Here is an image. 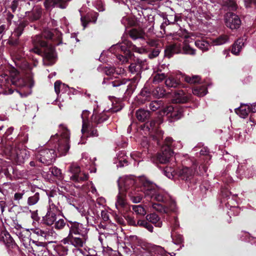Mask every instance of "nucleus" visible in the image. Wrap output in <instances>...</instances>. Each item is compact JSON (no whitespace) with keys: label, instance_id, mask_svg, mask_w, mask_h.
<instances>
[{"label":"nucleus","instance_id":"nucleus-1","mask_svg":"<svg viewBox=\"0 0 256 256\" xmlns=\"http://www.w3.org/2000/svg\"><path fill=\"white\" fill-rule=\"evenodd\" d=\"M70 132L63 124L60 125L59 134L51 136L48 144L56 150L60 156H65L68 151ZM36 159L40 162L50 165L54 162L56 152L53 148L46 147L38 148L35 152Z\"/></svg>","mask_w":256,"mask_h":256},{"label":"nucleus","instance_id":"nucleus-2","mask_svg":"<svg viewBox=\"0 0 256 256\" xmlns=\"http://www.w3.org/2000/svg\"><path fill=\"white\" fill-rule=\"evenodd\" d=\"M202 34L200 33L188 32L185 30H180L174 35V39L182 42V44L178 42L170 44L167 46L166 52L170 56L172 54L180 52L182 48L184 54L194 56L196 54V50L190 47L188 43L192 42L197 38H202Z\"/></svg>","mask_w":256,"mask_h":256},{"label":"nucleus","instance_id":"nucleus-3","mask_svg":"<svg viewBox=\"0 0 256 256\" xmlns=\"http://www.w3.org/2000/svg\"><path fill=\"white\" fill-rule=\"evenodd\" d=\"M52 34L49 31H45L42 34L36 35L33 40L35 47L30 51L39 55L44 54L43 62L44 65L49 66L54 64L55 61V52L54 47L48 45L44 38H51Z\"/></svg>","mask_w":256,"mask_h":256},{"label":"nucleus","instance_id":"nucleus-4","mask_svg":"<svg viewBox=\"0 0 256 256\" xmlns=\"http://www.w3.org/2000/svg\"><path fill=\"white\" fill-rule=\"evenodd\" d=\"M144 192L146 196L153 200L166 204V206L170 212H174L176 210V202L172 200L168 192L158 187L155 184L145 182Z\"/></svg>","mask_w":256,"mask_h":256},{"label":"nucleus","instance_id":"nucleus-5","mask_svg":"<svg viewBox=\"0 0 256 256\" xmlns=\"http://www.w3.org/2000/svg\"><path fill=\"white\" fill-rule=\"evenodd\" d=\"M130 50H134L136 52L141 54L144 50L132 45L130 42L124 40L121 43L113 45L110 48V52L114 54L116 52H122L126 56H124L121 54H114L117 59L122 63H125L128 62V58L130 57Z\"/></svg>","mask_w":256,"mask_h":256},{"label":"nucleus","instance_id":"nucleus-6","mask_svg":"<svg viewBox=\"0 0 256 256\" xmlns=\"http://www.w3.org/2000/svg\"><path fill=\"white\" fill-rule=\"evenodd\" d=\"M12 77V86L14 90V87L20 88H25L26 91L20 92L16 90L22 96H26L31 94V88L34 86V82L31 76H28L24 78L16 70L11 71Z\"/></svg>","mask_w":256,"mask_h":256},{"label":"nucleus","instance_id":"nucleus-7","mask_svg":"<svg viewBox=\"0 0 256 256\" xmlns=\"http://www.w3.org/2000/svg\"><path fill=\"white\" fill-rule=\"evenodd\" d=\"M69 228V233L80 240L78 243L84 247L88 238V228L82 224L77 222L69 220L67 224Z\"/></svg>","mask_w":256,"mask_h":256},{"label":"nucleus","instance_id":"nucleus-8","mask_svg":"<svg viewBox=\"0 0 256 256\" xmlns=\"http://www.w3.org/2000/svg\"><path fill=\"white\" fill-rule=\"evenodd\" d=\"M6 150L9 152L11 159L14 160L18 164H21L29 157V152L26 149L20 148L16 143L8 144Z\"/></svg>","mask_w":256,"mask_h":256},{"label":"nucleus","instance_id":"nucleus-9","mask_svg":"<svg viewBox=\"0 0 256 256\" xmlns=\"http://www.w3.org/2000/svg\"><path fill=\"white\" fill-rule=\"evenodd\" d=\"M90 112L87 110H83L81 117L82 120V128L81 130L83 136H97V130L93 128L95 126L89 120Z\"/></svg>","mask_w":256,"mask_h":256},{"label":"nucleus","instance_id":"nucleus-10","mask_svg":"<svg viewBox=\"0 0 256 256\" xmlns=\"http://www.w3.org/2000/svg\"><path fill=\"white\" fill-rule=\"evenodd\" d=\"M139 180L140 184L142 185V186H136L128 192V196L130 198V199L134 203H138L140 202L144 196L147 198L152 200L150 198L146 196L144 192L145 188L144 186V183L145 182H152L148 180L144 176H142Z\"/></svg>","mask_w":256,"mask_h":256},{"label":"nucleus","instance_id":"nucleus-11","mask_svg":"<svg viewBox=\"0 0 256 256\" xmlns=\"http://www.w3.org/2000/svg\"><path fill=\"white\" fill-rule=\"evenodd\" d=\"M142 177L136 178L132 176H126L120 178L118 180V190H122L124 192L130 191L136 186V184L139 182V180Z\"/></svg>","mask_w":256,"mask_h":256},{"label":"nucleus","instance_id":"nucleus-12","mask_svg":"<svg viewBox=\"0 0 256 256\" xmlns=\"http://www.w3.org/2000/svg\"><path fill=\"white\" fill-rule=\"evenodd\" d=\"M49 206L46 214L42 217V221L44 224L48 226L54 224L57 219L56 216L60 213L58 206L54 204L51 198L48 200Z\"/></svg>","mask_w":256,"mask_h":256},{"label":"nucleus","instance_id":"nucleus-13","mask_svg":"<svg viewBox=\"0 0 256 256\" xmlns=\"http://www.w3.org/2000/svg\"><path fill=\"white\" fill-rule=\"evenodd\" d=\"M172 142V138H166L165 139V146L162 148V152L156 156V160L160 164H166L168 162L172 156L173 152L170 148V144Z\"/></svg>","mask_w":256,"mask_h":256},{"label":"nucleus","instance_id":"nucleus-14","mask_svg":"<svg viewBox=\"0 0 256 256\" xmlns=\"http://www.w3.org/2000/svg\"><path fill=\"white\" fill-rule=\"evenodd\" d=\"M68 172L71 174L70 176V180L74 182H82L88 179V174L82 172L80 167L76 163L70 164Z\"/></svg>","mask_w":256,"mask_h":256},{"label":"nucleus","instance_id":"nucleus-15","mask_svg":"<svg viewBox=\"0 0 256 256\" xmlns=\"http://www.w3.org/2000/svg\"><path fill=\"white\" fill-rule=\"evenodd\" d=\"M14 89L12 86V77L6 74L0 76V94H12Z\"/></svg>","mask_w":256,"mask_h":256},{"label":"nucleus","instance_id":"nucleus-16","mask_svg":"<svg viewBox=\"0 0 256 256\" xmlns=\"http://www.w3.org/2000/svg\"><path fill=\"white\" fill-rule=\"evenodd\" d=\"M224 22L227 27L231 30L237 29L241 24V20L236 14L228 12L224 16Z\"/></svg>","mask_w":256,"mask_h":256},{"label":"nucleus","instance_id":"nucleus-17","mask_svg":"<svg viewBox=\"0 0 256 256\" xmlns=\"http://www.w3.org/2000/svg\"><path fill=\"white\" fill-rule=\"evenodd\" d=\"M29 229L23 230L22 232H18L16 233V236H18L25 248H28V246H30L31 242L36 244L37 246L42 245V242H38L34 240H32L30 238H29Z\"/></svg>","mask_w":256,"mask_h":256},{"label":"nucleus","instance_id":"nucleus-18","mask_svg":"<svg viewBox=\"0 0 256 256\" xmlns=\"http://www.w3.org/2000/svg\"><path fill=\"white\" fill-rule=\"evenodd\" d=\"M126 198V192L119 190L118 194L116 196L115 206L118 212L122 214L124 213L128 207Z\"/></svg>","mask_w":256,"mask_h":256},{"label":"nucleus","instance_id":"nucleus-19","mask_svg":"<svg viewBox=\"0 0 256 256\" xmlns=\"http://www.w3.org/2000/svg\"><path fill=\"white\" fill-rule=\"evenodd\" d=\"M163 120L160 118H158L156 120H152L150 123H146V124L148 128L149 131L154 132H156V135L155 136L156 138L158 140V144H160V138L161 136L162 135L163 132L161 130H158V126L162 122Z\"/></svg>","mask_w":256,"mask_h":256},{"label":"nucleus","instance_id":"nucleus-20","mask_svg":"<svg viewBox=\"0 0 256 256\" xmlns=\"http://www.w3.org/2000/svg\"><path fill=\"white\" fill-rule=\"evenodd\" d=\"M195 172L194 167L188 168L184 167L178 172V176L182 180L186 182H190L194 177Z\"/></svg>","mask_w":256,"mask_h":256},{"label":"nucleus","instance_id":"nucleus-21","mask_svg":"<svg viewBox=\"0 0 256 256\" xmlns=\"http://www.w3.org/2000/svg\"><path fill=\"white\" fill-rule=\"evenodd\" d=\"M71 0H46L44 5L46 10H51L54 7L65 8L68 6V2Z\"/></svg>","mask_w":256,"mask_h":256},{"label":"nucleus","instance_id":"nucleus-22","mask_svg":"<svg viewBox=\"0 0 256 256\" xmlns=\"http://www.w3.org/2000/svg\"><path fill=\"white\" fill-rule=\"evenodd\" d=\"M162 114L168 116V118H172L174 120H178L182 116V112L180 110H174L172 106H167L164 108L162 112Z\"/></svg>","mask_w":256,"mask_h":256},{"label":"nucleus","instance_id":"nucleus-23","mask_svg":"<svg viewBox=\"0 0 256 256\" xmlns=\"http://www.w3.org/2000/svg\"><path fill=\"white\" fill-rule=\"evenodd\" d=\"M82 11L81 10H80V12L81 15V22L84 28H85L88 24L90 22L95 23L96 21L98 14L96 12H88L86 16H83L82 13Z\"/></svg>","mask_w":256,"mask_h":256},{"label":"nucleus","instance_id":"nucleus-24","mask_svg":"<svg viewBox=\"0 0 256 256\" xmlns=\"http://www.w3.org/2000/svg\"><path fill=\"white\" fill-rule=\"evenodd\" d=\"M80 240L74 237L73 236L71 235L69 232L66 238H64L62 240L64 244H70L76 248L73 250L74 252L82 253V250L80 248H82L81 245L78 243Z\"/></svg>","mask_w":256,"mask_h":256},{"label":"nucleus","instance_id":"nucleus-25","mask_svg":"<svg viewBox=\"0 0 256 256\" xmlns=\"http://www.w3.org/2000/svg\"><path fill=\"white\" fill-rule=\"evenodd\" d=\"M0 242L7 247L15 245L14 241L10 234L6 230H2L0 232Z\"/></svg>","mask_w":256,"mask_h":256},{"label":"nucleus","instance_id":"nucleus-26","mask_svg":"<svg viewBox=\"0 0 256 256\" xmlns=\"http://www.w3.org/2000/svg\"><path fill=\"white\" fill-rule=\"evenodd\" d=\"M108 116L104 112L100 114H93L92 115L90 114L89 120L94 125H98L104 122L108 118Z\"/></svg>","mask_w":256,"mask_h":256},{"label":"nucleus","instance_id":"nucleus-27","mask_svg":"<svg viewBox=\"0 0 256 256\" xmlns=\"http://www.w3.org/2000/svg\"><path fill=\"white\" fill-rule=\"evenodd\" d=\"M116 158L114 162L116 164L117 167H122L128 165V156L124 151L120 152L117 154Z\"/></svg>","mask_w":256,"mask_h":256},{"label":"nucleus","instance_id":"nucleus-28","mask_svg":"<svg viewBox=\"0 0 256 256\" xmlns=\"http://www.w3.org/2000/svg\"><path fill=\"white\" fill-rule=\"evenodd\" d=\"M146 218L147 220L154 224L156 227L161 228L162 226V222L160 218L155 213L147 214Z\"/></svg>","mask_w":256,"mask_h":256},{"label":"nucleus","instance_id":"nucleus-29","mask_svg":"<svg viewBox=\"0 0 256 256\" xmlns=\"http://www.w3.org/2000/svg\"><path fill=\"white\" fill-rule=\"evenodd\" d=\"M246 39L244 38H240L232 45L231 52L234 55H238L244 46Z\"/></svg>","mask_w":256,"mask_h":256},{"label":"nucleus","instance_id":"nucleus-30","mask_svg":"<svg viewBox=\"0 0 256 256\" xmlns=\"http://www.w3.org/2000/svg\"><path fill=\"white\" fill-rule=\"evenodd\" d=\"M26 16L31 21L38 20L41 15V10L38 8H35L31 12H26Z\"/></svg>","mask_w":256,"mask_h":256},{"label":"nucleus","instance_id":"nucleus-31","mask_svg":"<svg viewBox=\"0 0 256 256\" xmlns=\"http://www.w3.org/2000/svg\"><path fill=\"white\" fill-rule=\"evenodd\" d=\"M136 115L139 121L144 122L150 117V112L148 110L140 108L136 112Z\"/></svg>","mask_w":256,"mask_h":256},{"label":"nucleus","instance_id":"nucleus-32","mask_svg":"<svg viewBox=\"0 0 256 256\" xmlns=\"http://www.w3.org/2000/svg\"><path fill=\"white\" fill-rule=\"evenodd\" d=\"M54 88L55 92L58 95L60 92L62 93L66 92L68 88V86L67 85L62 83L60 80H57L54 82Z\"/></svg>","mask_w":256,"mask_h":256},{"label":"nucleus","instance_id":"nucleus-33","mask_svg":"<svg viewBox=\"0 0 256 256\" xmlns=\"http://www.w3.org/2000/svg\"><path fill=\"white\" fill-rule=\"evenodd\" d=\"M104 72L108 76H110L114 74H120L124 72V69L120 68L116 69L113 66H106L104 68Z\"/></svg>","mask_w":256,"mask_h":256},{"label":"nucleus","instance_id":"nucleus-34","mask_svg":"<svg viewBox=\"0 0 256 256\" xmlns=\"http://www.w3.org/2000/svg\"><path fill=\"white\" fill-rule=\"evenodd\" d=\"M236 113L242 118H245L250 112V106L245 105L236 108Z\"/></svg>","mask_w":256,"mask_h":256},{"label":"nucleus","instance_id":"nucleus-35","mask_svg":"<svg viewBox=\"0 0 256 256\" xmlns=\"http://www.w3.org/2000/svg\"><path fill=\"white\" fill-rule=\"evenodd\" d=\"M194 94L200 97L204 96L208 92L206 87L203 86H196L192 90Z\"/></svg>","mask_w":256,"mask_h":256},{"label":"nucleus","instance_id":"nucleus-36","mask_svg":"<svg viewBox=\"0 0 256 256\" xmlns=\"http://www.w3.org/2000/svg\"><path fill=\"white\" fill-rule=\"evenodd\" d=\"M230 40L228 36L226 34H222L218 37L213 40V44L216 46H220L228 42Z\"/></svg>","mask_w":256,"mask_h":256},{"label":"nucleus","instance_id":"nucleus-37","mask_svg":"<svg viewBox=\"0 0 256 256\" xmlns=\"http://www.w3.org/2000/svg\"><path fill=\"white\" fill-rule=\"evenodd\" d=\"M194 43L196 46L203 52L208 50L210 46L209 43L204 40H195Z\"/></svg>","mask_w":256,"mask_h":256},{"label":"nucleus","instance_id":"nucleus-38","mask_svg":"<svg viewBox=\"0 0 256 256\" xmlns=\"http://www.w3.org/2000/svg\"><path fill=\"white\" fill-rule=\"evenodd\" d=\"M137 224L138 226L144 228H146L148 231L150 232H152L154 230V227L152 224L146 219L145 220H140L137 222Z\"/></svg>","mask_w":256,"mask_h":256},{"label":"nucleus","instance_id":"nucleus-39","mask_svg":"<svg viewBox=\"0 0 256 256\" xmlns=\"http://www.w3.org/2000/svg\"><path fill=\"white\" fill-rule=\"evenodd\" d=\"M165 84L168 88H176L179 84V82L172 75H170L166 80Z\"/></svg>","mask_w":256,"mask_h":256},{"label":"nucleus","instance_id":"nucleus-40","mask_svg":"<svg viewBox=\"0 0 256 256\" xmlns=\"http://www.w3.org/2000/svg\"><path fill=\"white\" fill-rule=\"evenodd\" d=\"M29 230L30 234H36L38 236H40L46 238L48 236L47 231L42 230L38 228H30L29 229Z\"/></svg>","mask_w":256,"mask_h":256},{"label":"nucleus","instance_id":"nucleus-41","mask_svg":"<svg viewBox=\"0 0 256 256\" xmlns=\"http://www.w3.org/2000/svg\"><path fill=\"white\" fill-rule=\"evenodd\" d=\"M130 80V79L123 78L121 80H116L114 81H110L108 84L112 87H122L124 86Z\"/></svg>","mask_w":256,"mask_h":256},{"label":"nucleus","instance_id":"nucleus-42","mask_svg":"<svg viewBox=\"0 0 256 256\" xmlns=\"http://www.w3.org/2000/svg\"><path fill=\"white\" fill-rule=\"evenodd\" d=\"M26 26V24L22 22H20V24L15 28L14 31L12 33V36L16 38H19L23 32V30Z\"/></svg>","mask_w":256,"mask_h":256},{"label":"nucleus","instance_id":"nucleus-43","mask_svg":"<svg viewBox=\"0 0 256 256\" xmlns=\"http://www.w3.org/2000/svg\"><path fill=\"white\" fill-rule=\"evenodd\" d=\"M142 66L138 61L136 63L131 64L129 66V70L132 74H138L140 72Z\"/></svg>","mask_w":256,"mask_h":256},{"label":"nucleus","instance_id":"nucleus-44","mask_svg":"<svg viewBox=\"0 0 256 256\" xmlns=\"http://www.w3.org/2000/svg\"><path fill=\"white\" fill-rule=\"evenodd\" d=\"M174 100L176 102L184 103L188 101V98L182 91H180L176 94Z\"/></svg>","mask_w":256,"mask_h":256},{"label":"nucleus","instance_id":"nucleus-45","mask_svg":"<svg viewBox=\"0 0 256 256\" xmlns=\"http://www.w3.org/2000/svg\"><path fill=\"white\" fill-rule=\"evenodd\" d=\"M152 208L162 213L168 214L169 212L168 208L166 207V206H164L160 204H152Z\"/></svg>","mask_w":256,"mask_h":256},{"label":"nucleus","instance_id":"nucleus-46","mask_svg":"<svg viewBox=\"0 0 256 256\" xmlns=\"http://www.w3.org/2000/svg\"><path fill=\"white\" fill-rule=\"evenodd\" d=\"M171 237L175 244H180L184 241L182 236L180 234H174V232H171Z\"/></svg>","mask_w":256,"mask_h":256},{"label":"nucleus","instance_id":"nucleus-47","mask_svg":"<svg viewBox=\"0 0 256 256\" xmlns=\"http://www.w3.org/2000/svg\"><path fill=\"white\" fill-rule=\"evenodd\" d=\"M154 250L155 254H156L157 256H168L170 254L160 246H155L154 247Z\"/></svg>","mask_w":256,"mask_h":256},{"label":"nucleus","instance_id":"nucleus-48","mask_svg":"<svg viewBox=\"0 0 256 256\" xmlns=\"http://www.w3.org/2000/svg\"><path fill=\"white\" fill-rule=\"evenodd\" d=\"M134 212L138 215L144 216L146 214L145 209L141 205H134L132 206Z\"/></svg>","mask_w":256,"mask_h":256},{"label":"nucleus","instance_id":"nucleus-49","mask_svg":"<svg viewBox=\"0 0 256 256\" xmlns=\"http://www.w3.org/2000/svg\"><path fill=\"white\" fill-rule=\"evenodd\" d=\"M130 36L133 40L142 38H143L142 32L136 29L131 30L130 32Z\"/></svg>","mask_w":256,"mask_h":256},{"label":"nucleus","instance_id":"nucleus-50","mask_svg":"<svg viewBox=\"0 0 256 256\" xmlns=\"http://www.w3.org/2000/svg\"><path fill=\"white\" fill-rule=\"evenodd\" d=\"M40 199L39 194L36 192L34 196H30L28 200V204L29 206L36 204Z\"/></svg>","mask_w":256,"mask_h":256},{"label":"nucleus","instance_id":"nucleus-51","mask_svg":"<svg viewBox=\"0 0 256 256\" xmlns=\"http://www.w3.org/2000/svg\"><path fill=\"white\" fill-rule=\"evenodd\" d=\"M164 173L170 179H172L176 174V171L172 168L169 167H166L164 168Z\"/></svg>","mask_w":256,"mask_h":256},{"label":"nucleus","instance_id":"nucleus-52","mask_svg":"<svg viewBox=\"0 0 256 256\" xmlns=\"http://www.w3.org/2000/svg\"><path fill=\"white\" fill-rule=\"evenodd\" d=\"M162 104L163 102L161 100H154L150 104L149 108L152 110L155 111L159 108Z\"/></svg>","mask_w":256,"mask_h":256},{"label":"nucleus","instance_id":"nucleus-53","mask_svg":"<svg viewBox=\"0 0 256 256\" xmlns=\"http://www.w3.org/2000/svg\"><path fill=\"white\" fill-rule=\"evenodd\" d=\"M54 228L56 230H60L64 228L66 224L65 220L62 218H60L54 222Z\"/></svg>","mask_w":256,"mask_h":256},{"label":"nucleus","instance_id":"nucleus-54","mask_svg":"<svg viewBox=\"0 0 256 256\" xmlns=\"http://www.w3.org/2000/svg\"><path fill=\"white\" fill-rule=\"evenodd\" d=\"M166 78V76L164 73L157 74L154 76L152 81L154 83H159L165 79Z\"/></svg>","mask_w":256,"mask_h":256},{"label":"nucleus","instance_id":"nucleus-55","mask_svg":"<svg viewBox=\"0 0 256 256\" xmlns=\"http://www.w3.org/2000/svg\"><path fill=\"white\" fill-rule=\"evenodd\" d=\"M185 80L190 84H194L198 82L200 80V78L198 76H186Z\"/></svg>","mask_w":256,"mask_h":256},{"label":"nucleus","instance_id":"nucleus-56","mask_svg":"<svg viewBox=\"0 0 256 256\" xmlns=\"http://www.w3.org/2000/svg\"><path fill=\"white\" fill-rule=\"evenodd\" d=\"M240 212V208L236 206H230V210L228 212V215H234V216H237L238 215Z\"/></svg>","mask_w":256,"mask_h":256},{"label":"nucleus","instance_id":"nucleus-57","mask_svg":"<svg viewBox=\"0 0 256 256\" xmlns=\"http://www.w3.org/2000/svg\"><path fill=\"white\" fill-rule=\"evenodd\" d=\"M50 170L52 174L58 178H62V174L61 170L56 167H52L50 168Z\"/></svg>","mask_w":256,"mask_h":256},{"label":"nucleus","instance_id":"nucleus-58","mask_svg":"<svg viewBox=\"0 0 256 256\" xmlns=\"http://www.w3.org/2000/svg\"><path fill=\"white\" fill-rule=\"evenodd\" d=\"M165 94V90L161 88L158 87L153 91V94L156 97H162Z\"/></svg>","mask_w":256,"mask_h":256},{"label":"nucleus","instance_id":"nucleus-59","mask_svg":"<svg viewBox=\"0 0 256 256\" xmlns=\"http://www.w3.org/2000/svg\"><path fill=\"white\" fill-rule=\"evenodd\" d=\"M81 162L84 164L86 166L90 164L91 160L88 158V154L86 153L82 154Z\"/></svg>","mask_w":256,"mask_h":256},{"label":"nucleus","instance_id":"nucleus-60","mask_svg":"<svg viewBox=\"0 0 256 256\" xmlns=\"http://www.w3.org/2000/svg\"><path fill=\"white\" fill-rule=\"evenodd\" d=\"M244 170H245L244 166H238V168L236 171V172L238 174L237 177L240 178H241L242 174H246Z\"/></svg>","mask_w":256,"mask_h":256},{"label":"nucleus","instance_id":"nucleus-61","mask_svg":"<svg viewBox=\"0 0 256 256\" xmlns=\"http://www.w3.org/2000/svg\"><path fill=\"white\" fill-rule=\"evenodd\" d=\"M142 154L138 152H134L130 154L131 158L134 159L135 161L140 162V160L139 158H142Z\"/></svg>","mask_w":256,"mask_h":256},{"label":"nucleus","instance_id":"nucleus-62","mask_svg":"<svg viewBox=\"0 0 256 256\" xmlns=\"http://www.w3.org/2000/svg\"><path fill=\"white\" fill-rule=\"evenodd\" d=\"M170 149L172 148H174L176 149H180L182 148V145L180 141L174 142L172 140V142L170 144Z\"/></svg>","mask_w":256,"mask_h":256},{"label":"nucleus","instance_id":"nucleus-63","mask_svg":"<svg viewBox=\"0 0 256 256\" xmlns=\"http://www.w3.org/2000/svg\"><path fill=\"white\" fill-rule=\"evenodd\" d=\"M94 6L100 12H102L104 10V6L101 1H97L94 3Z\"/></svg>","mask_w":256,"mask_h":256},{"label":"nucleus","instance_id":"nucleus-64","mask_svg":"<svg viewBox=\"0 0 256 256\" xmlns=\"http://www.w3.org/2000/svg\"><path fill=\"white\" fill-rule=\"evenodd\" d=\"M101 216L104 221L108 222L109 220L110 214L108 211L106 210H102Z\"/></svg>","mask_w":256,"mask_h":256}]
</instances>
